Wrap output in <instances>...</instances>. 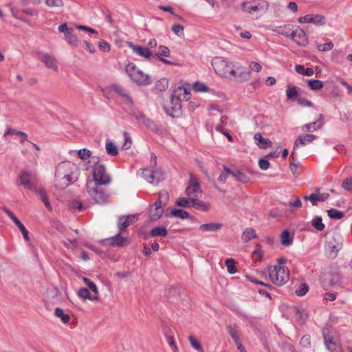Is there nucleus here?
Wrapping results in <instances>:
<instances>
[{
    "label": "nucleus",
    "instance_id": "nucleus-57",
    "mask_svg": "<svg viewBox=\"0 0 352 352\" xmlns=\"http://www.w3.org/2000/svg\"><path fill=\"white\" fill-rule=\"evenodd\" d=\"M15 225L17 226V228L21 232L25 241H29L30 239V237L28 235V231L26 229V228L24 226V225L20 221H18Z\"/></svg>",
    "mask_w": 352,
    "mask_h": 352
},
{
    "label": "nucleus",
    "instance_id": "nucleus-32",
    "mask_svg": "<svg viewBox=\"0 0 352 352\" xmlns=\"http://www.w3.org/2000/svg\"><path fill=\"white\" fill-rule=\"evenodd\" d=\"M257 237L255 230L252 228L245 229L241 235V239L244 243H247L251 239Z\"/></svg>",
    "mask_w": 352,
    "mask_h": 352
},
{
    "label": "nucleus",
    "instance_id": "nucleus-51",
    "mask_svg": "<svg viewBox=\"0 0 352 352\" xmlns=\"http://www.w3.org/2000/svg\"><path fill=\"white\" fill-rule=\"evenodd\" d=\"M106 150L107 153L112 156H116L118 153L116 146L111 142H107Z\"/></svg>",
    "mask_w": 352,
    "mask_h": 352
},
{
    "label": "nucleus",
    "instance_id": "nucleus-29",
    "mask_svg": "<svg viewBox=\"0 0 352 352\" xmlns=\"http://www.w3.org/2000/svg\"><path fill=\"white\" fill-rule=\"evenodd\" d=\"M36 193L38 194L40 197L41 200L43 202L45 208L48 210H52V208L49 201L48 197L47 196L46 192L43 188H38V189L34 190Z\"/></svg>",
    "mask_w": 352,
    "mask_h": 352
},
{
    "label": "nucleus",
    "instance_id": "nucleus-26",
    "mask_svg": "<svg viewBox=\"0 0 352 352\" xmlns=\"http://www.w3.org/2000/svg\"><path fill=\"white\" fill-rule=\"evenodd\" d=\"M112 91L120 95V96H122L125 98L129 102L131 103H133V99L132 98L127 94L126 91L125 89L122 87L120 85L114 84L110 86L109 87Z\"/></svg>",
    "mask_w": 352,
    "mask_h": 352
},
{
    "label": "nucleus",
    "instance_id": "nucleus-12",
    "mask_svg": "<svg viewBox=\"0 0 352 352\" xmlns=\"http://www.w3.org/2000/svg\"><path fill=\"white\" fill-rule=\"evenodd\" d=\"M184 86H180L175 89L171 96L170 102L172 104L173 111L175 113L181 112V101L182 97H184V93L183 92Z\"/></svg>",
    "mask_w": 352,
    "mask_h": 352
},
{
    "label": "nucleus",
    "instance_id": "nucleus-53",
    "mask_svg": "<svg viewBox=\"0 0 352 352\" xmlns=\"http://www.w3.org/2000/svg\"><path fill=\"white\" fill-rule=\"evenodd\" d=\"M82 280L84 283L89 287V289L98 296V290L96 285L88 278L84 277Z\"/></svg>",
    "mask_w": 352,
    "mask_h": 352
},
{
    "label": "nucleus",
    "instance_id": "nucleus-41",
    "mask_svg": "<svg viewBox=\"0 0 352 352\" xmlns=\"http://www.w3.org/2000/svg\"><path fill=\"white\" fill-rule=\"evenodd\" d=\"M170 215L173 217H177L182 219H186L189 217V213L182 209H173L170 212Z\"/></svg>",
    "mask_w": 352,
    "mask_h": 352
},
{
    "label": "nucleus",
    "instance_id": "nucleus-40",
    "mask_svg": "<svg viewBox=\"0 0 352 352\" xmlns=\"http://www.w3.org/2000/svg\"><path fill=\"white\" fill-rule=\"evenodd\" d=\"M163 212L164 209H159L151 206L149 209V217L151 220H157L161 217Z\"/></svg>",
    "mask_w": 352,
    "mask_h": 352
},
{
    "label": "nucleus",
    "instance_id": "nucleus-19",
    "mask_svg": "<svg viewBox=\"0 0 352 352\" xmlns=\"http://www.w3.org/2000/svg\"><path fill=\"white\" fill-rule=\"evenodd\" d=\"M129 46L136 54L141 57L146 59H150L152 57V54L148 47L135 45L133 43H130Z\"/></svg>",
    "mask_w": 352,
    "mask_h": 352
},
{
    "label": "nucleus",
    "instance_id": "nucleus-64",
    "mask_svg": "<svg viewBox=\"0 0 352 352\" xmlns=\"http://www.w3.org/2000/svg\"><path fill=\"white\" fill-rule=\"evenodd\" d=\"M342 187L348 191H352V177H348L342 183Z\"/></svg>",
    "mask_w": 352,
    "mask_h": 352
},
{
    "label": "nucleus",
    "instance_id": "nucleus-31",
    "mask_svg": "<svg viewBox=\"0 0 352 352\" xmlns=\"http://www.w3.org/2000/svg\"><path fill=\"white\" fill-rule=\"evenodd\" d=\"M36 193L38 194L40 197L41 200L43 202L45 208L48 210H52V208L49 201L48 197L47 196L46 192L43 188H38V189L34 190Z\"/></svg>",
    "mask_w": 352,
    "mask_h": 352
},
{
    "label": "nucleus",
    "instance_id": "nucleus-59",
    "mask_svg": "<svg viewBox=\"0 0 352 352\" xmlns=\"http://www.w3.org/2000/svg\"><path fill=\"white\" fill-rule=\"evenodd\" d=\"M325 23H326V19L323 16L319 15V14H316V15L313 14V19L311 21V23H314L317 25H324Z\"/></svg>",
    "mask_w": 352,
    "mask_h": 352
},
{
    "label": "nucleus",
    "instance_id": "nucleus-56",
    "mask_svg": "<svg viewBox=\"0 0 352 352\" xmlns=\"http://www.w3.org/2000/svg\"><path fill=\"white\" fill-rule=\"evenodd\" d=\"M77 155L80 159L85 160L91 157V152L87 148H82L78 151Z\"/></svg>",
    "mask_w": 352,
    "mask_h": 352
},
{
    "label": "nucleus",
    "instance_id": "nucleus-24",
    "mask_svg": "<svg viewBox=\"0 0 352 352\" xmlns=\"http://www.w3.org/2000/svg\"><path fill=\"white\" fill-rule=\"evenodd\" d=\"M222 227L223 225L220 223L210 222L201 224L199 229L202 232H217L221 230Z\"/></svg>",
    "mask_w": 352,
    "mask_h": 352
},
{
    "label": "nucleus",
    "instance_id": "nucleus-50",
    "mask_svg": "<svg viewBox=\"0 0 352 352\" xmlns=\"http://www.w3.org/2000/svg\"><path fill=\"white\" fill-rule=\"evenodd\" d=\"M290 25L280 26L277 28V33L285 37H290L291 32Z\"/></svg>",
    "mask_w": 352,
    "mask_h": 352
},
{
    "label": "nucleus",
    "instance_id": "nucleus-48",
    "mask_svg": "<svg viewBox=\"0 0 352 352\" xmlns=\"http://www.w3.org/2000/svg\"><path fill=\"white\" fill-rule=\"evenodd\" d=\"M188 340L190 343V345L195 349H196L199 352H204L200 342L194 336H190Z\"/></svg>",
    "mask_w": 352,
    "mask_h": 352
},
{
    "label": "nucleus",
    "instance_id": "nucleus-2",
    "mask_svg": "<svg viewBox=\"0 0 352 352\" xmlns=\"http://www.w3.org/2000/svg\"><path fill=\"white\" fill-rule=\"evenodd\" d=\"M212 66L217 74L222 77L236 76L234 65L228 58L217 56L212 59Z\"/></svg>",
    "mask_w": 352,
    "mask_h": 352
},
{
    "label": "nucleus",
    "instance_id": "nucleus-35",
    "mask_svg": "<svg viewBox=\"0 0 352 352\" xmlns=\"http://www.w3.org/2000/svg\"><path fill=\"white\" fill-rule=\"evenodd\" d=\"M190 206L195 208L197 209L201 210V211H208L210 208L209 204L201 201L197 199H191V205Z\"/></svg>",
    "mask_w": 352,
    "mask_h": 352
},
{
    "label": "nucleus",
    "instance_id": "nucleus-20",
    "mask_svg": "<svg viewBox=\"0 0 352 352\" xmlns=\"http://www.w3.org/2000/svg\"><path fill=\"white\" fill-rule=\"evenodd\" d=\"M316 136L313 134H306L305 135L299 136L294 142V149H296L300 146H305L307 143L311 142L313 140L316 139Z\"/></svg>",
    "mask_w": 352,
    "mask_h": 352
},
{
    "label": "nucleus",
    "instance_id": "nucleus-21",
    "mask_svg": "<svg viewBox=\"0 0 352 352\" xmlns=\"http://www.w3.org/2000/svg\"><path fill=\"white\" fill-rule=\"evenodd\" d=\"M41 60L45 65L47 68L55 71L57 70L58 67L55 58L48 54H43L41 56Z\"/></svg>",
    "mask_w": 352,
    "mask_h": 352
},
{
    "label": "nucleus",
    "instance_id": "nucleus-42",
    "mask_svg": "<svg viewBox=\"0 0 352 352\" xmlns=\"http://www.w3.org/2000/svg\"><path fill=\"white\" fill-rule=\"evenodd\" d=\"M311 226L318 231H322L324 229V224L322 223L321 217L317 216L311 221Z\"/></svg>",
    "mask_w": 352,
    "mask_h": 352
},
{
    "label": "nucleus",
    "instance_id": "nucleus-3",
    "mask_svg": "<svg viewBox=\"0 0 352 352\" xmlns=\"http://www.w3.org/2000/svg\"><path fill=\"white\" fill-rule=\"evenodd\" d=\"M268 273L271 282L277 286L285 285L289 279V271L285 266H271L268 269Z\"/></svg>",
    "mask_w": 352,
    "mask_h": 352
},
{
    "label": "nucleus",
    "instance_id": "nucleus-37",
    "mask_svg": "<svg viewBox=\"0 0 352 352\" xmlns=\"http://www.w3.org/2000/svg\"><path fill=\"white\" fill-rule=\"evenodd\" d=\"M150 235L152 237H156V236L166 237L168 235V231L164 227H162V226L155 227L150 231Z\"/></svg>",
    "mask_w": 352,
    "mask_h": 352
},
{
    "label": "nucleus",
    "instance_id": "nucleus-6",
    "mask_svg": "<svg viewBox=\"0 0 352 352\" xmlns=\"http://www.w3.org/2000/svg\"><path fill=\"white\" fill-rule=\"evenodd\" d=\"M93 171L95 185L108 184L111 182V177L107 173L104 165L98 163L96 164L94 166Z\"/></svg>",
    "mask_w": 352,
    "mask_h": 352
},
{
    "label": "nucleus",
    "instance_id": "nucleus-13",
    "mask_svg": "<svg viewBox=\"0 0 352 352\" xmlns=\"http://www.w3.org/2000/svg\"><path fill=\"white\" fill-rule=\"evenodd\" d=\"M331 331L328 328H324L322 329V336L324 340V344L331 352H340V346L333 340V338L330 333Z\"/></svg>",
    "mask_w": 352,
    "mask_h": 352
},
{
    "label": "nucleus",
    "instance_id": "nucleus-63",
    "mask_svg": "<svg viewBox=\"0 0 352 352\" xmlns=\"http://www.w3.org/2000/svg\"><path fill=\"white\" fill-rule=\"evenodd\" d=\"M300 345L303 347L308 348L311 346V337L309 335L303 336L300 342Z\"/></svg>",
    "mask_w": 352,
    "mask_h": 352
},
{
    "label": "nucleus",
    "instance_id": "nucleus-15",
    "mask_svg": "<svg viewBox=\"0 0 352 352\" xmlns=\"http://www.w3.org/2000/svg\"><path fill=\"white\" fill-rule=\"evenodd\" d=\"M137 220L136 216L133 214L120 217L118 220L119 231L123 232L127 227L134 223Z\"/></svg>",
    "mask_w": 352,
    "mask_h": 352
},
{
    "label": "nucleus",
    "instance_id": "nucleus-17",
    "mask_svg": "<svg viewBox=\"0 0 352 352\" xmlns=\"http://www.w3.org/2000/svg\"><path fill=\"white\" fill-rule=\"evenodd\" d=\"M290 38L300 45H305L307 43V38L303 30L297 28L291 32Z\"/></svg>",
    "mask_w": 352,
    "mask_h": 352
},
{
    "label": "nucleus",
    "instance_id": "nucleus-55",
    "mask_svg": "<svg viewBox=\"0 0 352 352\" xmlns=\"http://www.w3.org/2000/svg\"><path fill=\"white\" fill-rule=\"evenodd\" d=\"M234 177L237 181L243 183H248L250 181L249 177L243 173L236 170L234 173Z\"/></svg>",
    "mask_w": 352,
    "mask_h": 352
},
{
    "label": "nucleus",
    "instance_id": "nucleus-44",
    "mask_svg": "<svg viewBox=\"0 0 352 352\" xmlns=\"http://www.w3.org/2000/svg\"><path fill=\"white\" fill-rule=\"evenodd\" d=\"M328 216L332 219H341L344 217V212L334 208L327 210Z\"/></svg>",
    "mask_w": 352,
    "mask_h": 352
},
{
    "label": "nucleus",
    "instance_id": "nucleus-25",
    "mask_svg": "<svg viewBox=\"0 0 352 352\" xmlns=\"http://www.w3.org/2000/svg\"><path fill=\"white\" fill-rule=\"evenodd\" d=\"M238 326L236 324H229L227 326L228 333L230 334L231 338L234 340V342L236 345H240L241 346V342L240 340V338L238 333Z\"/></svg>",
    "mask_w": 352,
    "mask_h": 352
},
{
    "label": "nucleus",
    "instance_id": "nucleus-58",
    "mask_svg": "<svg viewBox=\"0 0 352 352\" xmlns=\"http://www.w3.org/2000/svg\"><path fill=\"white\" fill-rule=\"evenodd\" d=\"M194 90L198 92H207L209 91V87L205 84L199 82H197L193 86Z\"/></svg>",
    "mask_w": 352,
    "mask_h": 352
},
{
    "label": "nucleus",
    "instance_id": "nucleus-60",
    "mask_svg": "<svg viewBox=\"0 0 352 352\" xmlns=\"http://www.w3.org/2000/svg\"><path fill=\"white\" fill-rule=\"evenodd\" d=\"M170 55V50L166 47V46H162V45H160L159 47V51L157 54H155V56H164V57H168Z\"/></svg>",
    "mask_w": 352,
    "mask_h": 352
},
{
    "label": "nucleus",
    "instance_id": "nucleus-8",
    "mask_svg": "<svg viewBox=\"0 0 352 352\" xmlns=\"http://www.w3.org/2000/svg\"><path fill=\"white\" fill-rule=\"evenodd\" d=\"M340 280V274L337 270L324 272L320 277L321 283L324 288L337 285Z\"/></svg>",
    "mask_w": 352,
    "mask_h": 352
},
{
    "label": "nucleus",
    "instance_id": "nucleus-38",
    "mask_svg": "<svg viewBox=\"0 0 352 352\" xmlns=\"http://www.w3.org/2000/svg\"><path fill=\"white\" fill-rule=\"evenodd\" d=\"M54 316L57 318H59L64 324L68 323L71 319L70 316L69 314H65L63 309L59 307L55 309Z\"/></svg>",
    "mask_w": 352,
    "mask_h": 352
},
{
    "label": "nucleus",
    "instance_id": "nucleus-28",
    "mask_svg": "<svg viewBox=\"0 0 352 352\" xmlns=\"http://www.w3.org/2000/svg\"><path fill=\"white\" fill-rule=\"evenodd\" d=\"M36 193L38 194L40 197L41 200L43 202L45 208L48 210H52V208L49 201L48 197L47 196L46 192L43 188H38V189L34 190Z\"/></svg>",
    "mask_w": 352,
    "mask_h": 352
},
{
    "label": "nucleus",
    "instance_id": "nucleus-5",
    "mask_svg": "<svg viewBox=\"0 0 352 352\" xmlns=\"http://www.w3.org/2000/svg\"><path fill=\"white\" fill-rule=\"evenodd\" d=\"M269 6V3L265 0L243 1L241 4L242 10L250 14L254 13L263 14L267 12Z\"/></svg>",
    "mask_w": 352,
    "mask_h": 352
},
{
    "label": "nucleus",
    "instance_id": "nucleus-43",
    "mask_svg": "<svg viewBox=\"0 0 352 352\" xmlns=\"http://www.w3.org/2000/svg\"><path fill=\"white\" fill-rule=\"evenodd\" d=\"M322 123L318 124V121L311 123L306 124L302 127V130L304 132L306 131H315L322 126Z\"/></svg>",
    "mask_w": 352,
    "mask_h": 352
},
{
    "label": "nucleus",
    "instance_id": "nucleus-47",
    "mask_svg": "<svg viewBox=\"0 0 352 352\" xmlns=\"http://www.w3.org/2000/svg\"><path fill=\"white\" fill-rule=\"evenodd\" d=\"M235 263V261L233 258H227L225 261V265L227 267L228 272L230 274H234L236 272V267Z\"/></svg>",
    "mask_w": 352,
    "mask_h": 352
},
{
    "label": "nucleus",
    "instance_id": "nucleus-46",
    "mask_svg": "<svg viewBox=\"0 0 352 352\" xmlns=\"http://www.w3.org/2000/svg\"><path fill=\"white\" fill-rule=\"evenodd\" d=\"M65 40L72 45L76 47L78 45L77 36L73 34V30L65 36Z\"/></svg>",
    "mask_w": 352,
    "mask_h": 352
},
{
    "label": "nucleus",
    "instance_id": "nucleus-34",
    "mask_svg": "<svg viewBox=\"0 0 352 352\" xmlns=\"http://www.w3.org/2000/svg\"><path fill=\"white\" fill-rule=\"evenodd\" d=\"M299 88L296 86L288 85L287 86L286 95L288 100H297L298 98Z\"/></svg>",
    "mask_w": 352,
    "mask_h": 352
},
{
    "label": "nucleus",
    "instance_id": "nucleus-14",
    "mask_svg": "<svg viewBox=\"0 0 352 352\" xmlns=\"http://www.w3.org/2000/svg\"><path fill=\"white\" fill-rule=\"evenodd\" d=\"M142 175L148 182L153 184H158L163 179L161 173L148 168H143L142 170Z\"/></svg>",
    "mask_w": 352,
    "mask_h": 352
},
{
    "label": "nucleus",
    "instance_id": "nucleus-22",
    "mask_svg": "<svg viewBox=\"0 0 352 352\" xmlns=\"http://www.w3.org/2000/svg\"><path fill=\"white\" fill-rule=\"evenodd\" d=\"M254 140L256 142V145L260 148H267L272 146V142L269 139L263 138L261 133H257L254 136Z\"/></svg>",
    "mask_w": 352,
    "mask_h": 352
},
{
    "label": "nucleus",
    "instance_id": "nucleus-33",
    "mask_svg": "<svg viewBox=\"0 0 352 352\" xmlns=\"http://www.w3.org/2000/svg\"><path fill=\"white\" fill-rule=\"evenodd\" d=\"M283 205L290 211L294 212L302 208V202L300 199L297 197L294 201H289L287 203H284Z\"/></svg>",
    "mask_w": 352,
    "mask_h": 352
},
{
    "label": "nucleus",
    "instance_id": "nucleus-16",
    "mask_svg": "<svg viewBox=\"0 0 352 352\" xmlns=\"http://www.w3.org/2000/svg\"><path fill=\"white\" fill-rule=\"evenodd\" d=\"M201 192L200 184L197 179L191 176L188 186L186 189V193L190 197H197V194Z\"/></svg>",
    "mask_w": 352,
    "mask_h": 352
},
{
    "label": "nucleus",
    "instance_id": "nucleus-49",
    "mask_svg": "<svg viewBox=\"0 0 352 352\" xmlns=\"http://www.w3.org/2000/svg\"><path fill=\"white\" fill-rule=\"evenodd\" d=\"M168 87V82L166 78L159 80L155 84V89L160 91L166 90Z\"/></svg>",
    "mask_w": 352,
    "mask_h": 352
},
{
    "label": "nucleus",
    "instance_id": "nucleus-9",
    "mask_svg": "<svg viewBox=\"0 0 352 352\" xmlns=\"http://www.w3.org/2000/svg\"><path fill=\"white\" fill-rule=\"evenodd\" d=\"M342 247V243L339 236H333L327 242V245L325 249V254L329 258H335L339 250Z\"/></svg>",
    "mask_w": 352,
    "mask_h": 352
},
{
    "label": "nucleus",
    "instance_id": "nucleus-36",
    "mask_svg": "<svg viewBox=\"0 0 352 352\" xmlns=\"http://www.w3.org/2000/svg\"><path fill=\"white\" fill-rule=\"evenodd\" d=\"M78 294L79 297L83 298L84 300L89 299L91 301H96L98 300L97 295H91L89 290L85 287L80 288L78 290Z\"/></svg>",
    "mask_w": 352,
    "mask_h": 352
},
{
    "label": "nucleus",
    "instance_id": "nucleus-30",
    "mask_svg": "<svg viewBox=\"0 0 352 352\" xmlns=\"http://www.w3.org/2000/svg\"><path fill=\"white\" fill-rule=\"evenodd\" d=\"M36 193L38 194L40 197L41 200L43 202L45 208L48 210H52V208L49 201L48 197L47 196L46 192L43 188H38V189L34 190Z\"/></svg>",
    "mask_w": 352,
    "mask_h": 352
},
{
    "label": "nucleus",
    "instance_id": "nucleus-7",
    "mask_svg": "<svg viewBox=\"0 0 352 352\" xmlns=\"http://www.w3.org/2000/svg\"><path fill=\"white\" fill-rule=\"evenodd\" d=\"M10 12L12 16L14 18L24 22L30 26H32V24L30 22V21L26 19L25 16H23L21 14H25L28 16L35 17L36 19H37L38 16V11L33 8H23L21 10H16L14 8H10Z\"/></svg>",
    "mask_w": 352,
    "mask_h": 352
},
{
    "label": "nucleus",
    "instance_id": "nucleus-54",
    "mask_svg": "<svg viewBox=\"0 0 352 352\" xmlns=\"http://www.w3.org/2000/svg\"><path fill=\"white\" fill-rule=\"evenodd\" d=\"M309 291V285L307 283L300 284L298 288L296 290V294L298 296H305Z\"/></svg>",
    "mask_w": 352,
    "mask_h": 352
},
{
    "label": "nucleus",
    "instance_id": "nucleus-18",
    "mask_svg": "<svg viewBox=\"0 0 352 352\" xmlns=\"http://www.w3.org/2000/svg\"><path fill=\"white\" fill-rule=\"evenodd\" d=\"M122 232H120V231H119V232L114 236L109 238L110 244L112 246L124 247L129 244V239L128 237L122 236Z\"/></svg>",
    "mask_w": 352,
    "mask_h": 352
},
{
    "label": "nucleus",
    "instance_id": "nucleus-62",
    "mask_svg": "<svg viewBox=\"0 0 352 352\" xmlns=\"http://www.w3.org/2000/svg\"><path fill=\"white\" fill-rule=\"evenodd\" d=\"M333 47V43L330 41L324 44H317V48L319 51L326 52L331 50Z\"/></svg>",
    "mask_w": 352,
    "mask_h": 352
},
{
    "label": "nucleus",
    "instance_id": "nucleus-39",
    "mask_svg": "<svg viewBox=\"0 0 352 352\" xmlns=\"http://www.w3.org/2000/svg\"><path fill=\"white\" fill-rule=\"evenodd\" d=\"M280 241L282 245L284 246H288L293 243V236H290V233L287 230H285L280 234Z\"/></svg>",
    "mask_w": 352,
    "mask_h": 352
},
{
    "label": "nucleus",
    "instance_id": "nucleus-61",
    "mask_svg": "<svg viewBox=\"0 0 352 352\" xmlns=\"http://www.w3.org/2000/svg\"><path fill=\"white\" fill-rule=\"evenodd\" d=\"M176 204L178 206H181V207L190 206L191 199H187L185 197H180L177 199Z\"/></svg>",
    "mask_w": 352,
    "mask_h": 352
},
{
    "label": "nucleus",
    "instance_id": "nucleus-4",
    "mask_svg": "<svg viewBox=\"0 0 352 352\" xmlns=\"http://www.w3.org/2000/svg\"><path fill=\"white\" fill-rule=\"evenodd\" d=\"M125 71L131 80L137 85H148L151 84V78L138 68L134 63H130L126 65Z\"/></svg>",
    "mask_w": 352,
    "mask_h": 352
},
{
    "label": "nucleus",
    "instance_id": "nucleus-23",
    "mask_svg": "<svg viewBox=\"0 0 352 352\" xmlns=\"http://www.w3.org/2000/svg\"><path fill=\"white\" fill-rule=\"evenodd\" d=\"M168 193L166 190H162L159 192V197L157 201H156L152 206L155 208H157L159 209H164L163 206L166 204L167 201L168 200Z\"/></svg>",
    "mask_w": 352,
    "mask_h": 352
},
{
    "label": "nucleus",
    "instance_id": "nucleus-45",
    "mask_svg": "<svg viewBox=\"0 0 352 352\" xmlns=\"http://www.w3.org/2000/svg\"><path fill=\"white\" fill-rule=\"evenodd\" d=\"M308 87L314 91H317L323 87V82L319 80H307Z\"/></svg>",
    "mask_w": 352,
    "mask_h": 352
},
{
    "label": "nucleus",
    "instance_id": "nucleus-10",
    "mask_svg": "<svg viewBox=\"0 0 352 352\" xmlns=\"http://www.w3.org/2000/svg\"><path fill=\"white\" fill-rule=\"evenodd\" d=\"M96 186L91 188L89 185H87V191L97 204H104L108 201L109 195L102 187L98 186V185Z\"/></svg>",
    "mask_w": 352,
    "mask_h": 352
},
{
    "label": "nucleus",
    "instance_id": "nucleus-52",
    "mask_svg": "<svg viewBox=\"0 0 352 352\" xmlns=\"http://www.w3.org/2000/svg\"><path fill=\"white\" fill-rule=\"evenodd\" d=\"M263 256V252L261 249V245L257 244L256 249L252 252V258L256 261H261Z\"/></svg>",
    "mask_w": 352,
    "mask_h": 352
},
{
    "label": "nucleus",
    "instance_id": "nucleus-11",
    "mask_svg": "<svg viewBox=\"0 0 352 352\" xmlns=\"http://www.w3.org/2000/svg\"><path fill=\"white\" fill-rule=\"evenodd\" d=\"M20 184L26 190H35V177L27 171H21L19 175Z\"/></svg>",
    "mask_w": 352,
    "mask_h": 352
},
{
    "label": "nucleus",
    "instance_id": "nucleus-1",
    "mask_svg": "<svg viewBox=\"0 0 352 352\" xmlns=\"http://www.w3.org/2000/svg\"><path fill=\"white\" fill-rule=\"evenodd\" d=\"M74 170H76V165L70 162L59 163L56 168L54 175L56 186L63 189L74 183L76 179L74 175Z\"/></svg>",
    "mask_w": 352,
    "mask_h": 352
},
{
    "label": "nucleus",
    "instance_id": "nucleus-27",
    "mask_svg": "<svg viewBox=\"0 0 352 352\" xmlns=\"http://www.w3.org/2000/svg\"><path fill=\"white\" fill-rule=\"evenodd\" d=\"M164 336L166 338L167 342L168 343L169 346L173 351V352H178V349L176 345L173 333L171 331V329H168L164 331Z\"/></svg>",
    "mask_w": 352,
    "mask_h": 352
}]
</instances>
